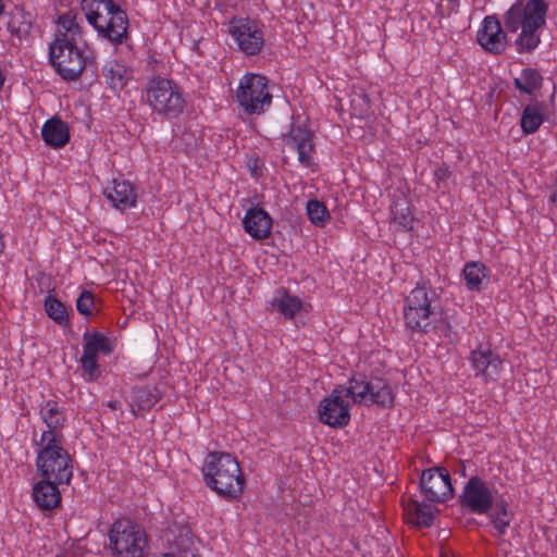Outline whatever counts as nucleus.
Segmentation results:
<instances>
[{"label": "nucleus", "mask_w": 557, "mask_h": 557, "mask_svg": "<svg viewBox=\"0 0 557 557\" xmlns=\"http://www.w3.org/2000/svg\"><path fill=\"white\" fill-rule=\"evenodd\" d=\"M420 492L431 503H445L454 496L449 471L445 467H433L422 471Z\"/></svg>", "instance_id": "obj_11"}, {"label": "nucleus", "mask_w": 557, "mask_h": 557, "mask_svg": "<svg viewBox=\"0 0 557 557\" xmlns=\"http://www.w3.org/2000/svg\"><path fill=\"white\" fill-rule=\"evenodd\" d=\"M350 104L356 114L364 116L370 112L371 103L363 89L355 90L350 97Z\"/></svg>", "instance_id": "obj_40"}, {"label": "nucleus", "mask_w": 557, "mask_h": 557, "mask_svg": "<svg viewBox=\"0 0 557 557\" xmlns=\"http://www.w3.org/2000/svg\"><path fill=\"white\" fill-rule=\"evenodd\" d=\"M112 550L117 557H143L147 539L129 520L116 521L109 532Z\"/></svg>", "instance_id": "obj_9"}, {"label": "nucleus", "mask_w": 557, "mask_h": 557, "mask_svg": "<svg viewBox=\"0 0 557 557\" xmlns=\"http://www.w3.org/2000/svg\"><path fill=\"white\" fill-rule=\"evenodd\" d=\"M33 27V17L30 13L25 12L23 9L15 7L10 13L8 22V29L12 35L17 36L20 39L29 35Z\"/></svg>", "instance_id": "obj_31"}, {"label": "nucleus", "mask_w": 557, "mask_h": 557, "mask_svg": "<svg viewBox=\"0 0 557 557\" xmlns=\"http://www.w3.org/2000/svg\"><path fill=\"white\" fill-rule=\"evenodd\" d=\"M95 307L96 298L94 293L91 290L84 289L76 299L77 311L85 317H90L92 314V308Z\"/></svg>", "instance_id": "obj_41"}, {"label": "nucleus", "mask_w": 557, "mask_h": 557, "mask_svg": "<svg viewBox=\"0 0 557 557\" xmlns=\"http://www.w3.org/2000/svg\"><path fill=\"white\" fill-rule=\"evenodd\" d=\"M307 215L314 226L322 227L330 218V212L323 202L311 199L307 202Z\"/></svg>", "instance_id": "obj_38"}, {"label": "nucleus", "mask_w": 557, "mask_h": 557, "mask_svg": "<svg viewBox=\"0 0 557 557\" xmlns=\"http://www.w3.org/2000/svg\"><path fill=\"white\" fill-rule=\"evenodd\" d=\"M524 23L541 28L546 23L548 5L544 0H528L523 5Z\"/></svg>", "instance_id": "obj_32"}, {"label": "nucleus", "mask_w": 557, "mask_h": 557, "mask_svg": "<svg viewBox=\"0 0 557 557\" xmlns=\"http://www.w3.org/2000/svg\"><path fill=\"white\" fill-rule=\"evenodd\" d=\"M79 41L54 39L49 46V61L64 81H76L95 58L85 55Z\"/></svg>", "instance_id": "obj_6"}, {"label": "nucleus", "mask_w": 557, "mask_h": 557, "mask_svg": "<svg viewBox=\"0 0 557 557\" xmlns=\"http://www.w3.org/2000/svg\"><path fill=\"white\" fill-rule=\"evenodd\" d=\"M495 496L493 490L479 475H472L459 496L461 508L470 513L485 515L493 509Z\"/></svg>", "instance_id": "obj_10"}, {"label": "nucleus", "mask_w": 557, "mask_h": 557, "mask_svg": "<svg viewBox=\"0 0 557 557\" xmlns=\"http://www.w3.org/2000/svg\"><path fill=\"white\" fill-rule=\"evenodd\" d=\"M441 313L438 295L425 283H418L405 298L404 322L411 332L428 334L435 330Z\"/></svg>", "instance_id": "obj_3"}, {"label": "nucleus", "mask_w": 557, "mask_h": 557, "mask_svg": "<svg viewBox=\"0 0 557 557\" xmlns=\"http://www.w3.org/2000/svg\"><path fill=\"white\" fill-rule=\"evenodd\" d=\"M391 213L393 221L403 230L411 231L413 228L414 219L411 213L410 202L405 194L398 193L393 195Z\"/></svg>", "instance_id": "obj_23"}, {"label": "nucleus", "mask_w": 557, "mask_h": 557, "mask_svg": "<svg viewBox=\"0 0 557 557\" xmlns=\"http://www.w3.org/2000/svg\"><path fill=\"white\" fill-rule=\"evenodd\" d=\"M537 27H533L529 24H523L520 35L516 40L517 50L520 53H527L534 50L541 42L540 36L537 35Z\"/></svg>", "instance_id": "obj_36"}, {"label": "nucleus", "mask_w": 557, "mask_h": 557, "mask_svg": "<svg viewBox=\"0 0 557 557\" xmlns=\"http://www.w3.org/2000/svg\"><path fill=\"white\" fill-rule=\"evenodd\" d=\"M450 171L448 170V166L442 165L434 170V178L437 184V188H442L441 184L445 183V181L449 177Z\"/></svg>", "instance_id": "obj_43"}, {"label": "nucleus", "mask_w": 557, "mask_h": 557, "mask_svg": "<svg viewBox=\"0 0 557 557\" xmlns=\"http://www.w3.org/2000/svg\"><path fill=\"white\" fill-rule=\"evenodd\" d=\"M3 248H4L3 236L0 233V253L2 252Z\"/></svg>", "instance_id": "obj_47"}, {"label": "nucleus", "mask_w": 557, "mask_h": 557, "mask_svg": "<svg viewBox=\"0 0 557 557\" xmlns=\"http://www.w3.org/2000/svg\"><path fill=\"white\" fill-rule=\"evenodd\" d=\"M313 133L301 126H292L288 135L285 136L286 145L298 152V161L305 165L312 164L311 151L314 148L312 141Z\"/></svg>", "instance_id": "obj_16"}, {"label": "nucleus", "mask_w": 557, "mask_h": 557, "mask_svg": "<svg viewBox=\"0 0 557 557\" xmlns=\"http://www.w3.org/2000/svg\"><path fill=\"white\" fill-rule=\"evenodd\" d=\"M3 9H4L3 2H2V0H0V14L2 13Z\"/></svg>", "instance_id": "obj_50"}, {"label": "nucleus", "mask_w": 557, "mask_h": 557, "mask_svg": "<svg viewBox=\"0 0 557 557\" xmlns=\"http://www.w3.org/2000/svg\"><path fill=\"white\" fill-rule=\"evenodd\" d=\"M3 83H4V77L2 75V72L0 71V89L2 88L3 86Z\"/></svg>", "instance_id": "obj_49"}, {"label": "nucleus", "mask_w": 557, "mask_h": 557, "mask_svg": "<svg viewBox=\"0 0 557 557\" xmlns=\"http://www.w3.org/2000/svg\"><path fill=\"white\" fill-rule=\"evenodd\" d=\"M409 521L418 528H430L434 522V509L431 505L410 499L404 505Z\"/></svg>", "instance_id": "obj_25"}, {"label": "nucleus", "mask_w": 557, "mask_h": 557, "mask_svg": "<svg viewBox=\"0 0 557 557\" xmlns=\"http://www.w3.org/2000/svg\"><path fill=\"white\" fill-rule=\"evenodd\" d=\"M471 363L478 374H483L487 379H493L498 374L502 367V359L488 347L479 346L471 352Z\"/></svg>", "instance_id": "obj_17"}, {"label": "nucleus", "mask_w": 557, "mask_h": 557, "mask_svg": "<svg viewBox=\"0 0 557 557\" xmlns=\"http://www.w3.org/2000/svg\"><path fill=\"white\" fill-rule=\"evenodd\" d=\"M41 136L48 146L64 147L70 141L69 125L59 117H52L44 124Z\"/></svg>", "instance_id": "obj_19"}, {"label": "nucleus", "mask_w": 557, "mask_h": 557, "mask_svg": "<svg viewBox=\"0 0 557 557\" xmlns=\"http://www.w3.org/2000/svg\"><path fill=\"white\" fill-rule=\"evenodd\" d=\"M549 200L554 206L557 207V177L555 178L554 191L552 193Z\"/></svg>", "instance_id": "obj_45"}, {"label": "nucleus", "mask_w": 557, "mask_h": 557, "mask_svg": "<svg viewBox=\"0 0 557 557\" xmlns=\"http://www.w3.org/2000/svg\"><path fill=\"white\" fill-rule=\"evenodd\" d=\"M79 361L83 371L89 376L90 381L97 380L100 376V369L96 356L83 352Z\"/></svg>", "instance_id": "obj_42"}, {"label": "nucleus", "mask_w": 557, "mask_h": 557, "mask_svg": "<svg viewBox=\"0 0 557 557\" xmlns=\"http://www.w3.org/2000/svg\"><path fill=\"white\" fill-rule=\"evenodd\" d=\"M543 84V76L536 69L527 67L521 71L519 77L513 79L515 87L527 95L539 90Z\"/></svg>", "instance_id": "obj_34"}, {"label": "nucleus", "mask_w": 557, "mask_h": 557, "mask_svg": "<svg viewBox=\"0 0 557 557\" xmlns=\"http://www.w3.org/2000/svg\"><path fill=\"white\" fill-rule=\"evenodd\" d=\"M193 545L190 537H178L171 545V552L160 554L157 557H200L194 552Z\"/></svg>", "instance_id": "obj_37"}, {"label": "nucleus", "mask_w": 557, "mask_h": 557, "mask_svg": "<svg viewBox=\"0 0 557 557\" xmlns=\"http://www.w3.org/2000/svg\"><path fill=\"white\" fill-rule=\"evenodd\" d=\"M83 352L98 357L99 352L109 355L113 351L114 345L112 341L104 334L95 331L94 333L85 332Z\"/></svg>", "instance_id": "obj_30"}, {"label": "nucleus", "mask_w": 557, "mask_h": 557, "mask_svg": "<svg viewBox=\"0 0 557 557\" xmlns=\"http://www.w3.org/2000/svg\"><path fill=\"white\" fill-rule=\"evenodd\" d=\"M230 33L239 49L248 55L257 54L263 46L262 32L248 21L239 20L236 23H232Z\"/></svg>", "instance_id": "obj_13"}, {"label": "nucleus", "mask_w": 557, "mask_h": 557, "mask_svg": "<svg viewBox=\"0 0 557 557\" xmlns=\"http://www.w3.org/2000/svg\"><path fill=\"white\" fill-rule=\"evenodd\" d=\"M160 399V394L156 387L143 386L134 387L132 391L131 409L135 417L140 416V411L150 410Z\"/></svg>", "instance_id": "obj_22"}, {"label": "nucleus", "mask_w": 557, "mask_h": 557, "mask_svg": "<svg viewBox=\"0 0 557 557\" xmlns=\"http://www.w3.org/2000/svg\"><path fill=\"white\" fill-rule=\"evenodd\" d=\"M543 109L544 106L539 101L524 107L520 120V125L524 134H533L540 128L545 119Z\"/></svg>", "instance_id": "obj_29"}, {"label": "nucleus", "mask_w": 557, "mask_h": 557, "mask_svg": "<svg viewBox=\"0 0 557 557\" xmlns=\"http://www.w3.org/2000/svg\"><path fill=\"white\" fill-rule=\"evenodd\" d=\"M243 225L245 232L253 239L262 240L271 234L272 218L263 208L252 207L246 211Z\"/></svg>", "instance_id": "obj_15"}, {"label": "nucleus", "mask_w": 557, "mask_h": 557, "mask_svg": "<svg viewBox=\"0 0 557 557\" xmlns=\"http://www.w3.org/2000/svg\"><path fill=\"white\" fill-rule=\"evenodd\" d=\"M487 515L498 534L504 535L512 519L507 502L502 497L495 498L493 509Z\"/></svg>", "instance_id": "obj_33"}, {"label": "nucleus", "mask_w": 557, "mask_h": 557, "mask_svg": "<svg viewBox=\"0 0 557 557\" xmlns=\"http://www.w3.org/2000/svg\"><path fill=\"white\" fill-rule=\"evenodd\" d=\"M205 484L226 500H236L245 487V475L237 459L224 451H210L202 466Z\"/></svg>", "instance_id": "obj_1"}, {"label": "nucleus", "mask_w": 557, "mask_h": 557, "mask_svg": "<svg viewBox=\"0 0 557 557\" xmlns=\"http://www.w3.org/2000/svg\"><path fill=\"white\" fill-rule=\"evenodd\" d=\"M460 473H461V475H466L465 468L462 470H460Z\"/></svg>", "instance_id": "obj_51"}, {"label": "nucleus", "mask_w": 557, "mask_h": 557, "mask_svg": "<svg viewBox=\"0 0 557 557\" xmlns=\"http://www.w3.org/2000/svg\"><path fill=\"white\" fill-rule=\"evenodd\" d=\"M107 406L112 409V410H116V409H121L122 408V404L117 400H110L107 403Z\"/></svg>", "instance_id": "obj_46"}, {"label": "nucleus", "mask_w": 557, "mask_h": 557, "mask_svg": "<svg viewBox=\"0 0 557 557\" xmlns=\"http://www.w3.org/2000/svg\"><path fill=\"white\" fill-rule=\"evenodd\" d=\"M463 277L468 289L479 292L484 281L488 283V270L480 261H470L465 264Z\"/></svg>", "instance_id": "obj_27"}, {"label": "nucleus", "mask_w": 557, "mask_h": 557, "mask_svg": "<svg viewBox=\"0 0 557 557\" xmlns=\"http://www.w3.org/2000/svg\"><path fill=\"white\" fill-rule=\"evenodd\" d=\"M250 169H251V171H252L253 173H256V171H257V169H258V160H255V162H253L252 166H250Z\"/></svg>", "instance_id": "obj_48"}, {"label": "nucleus", "mask_w": 557, "mask_h": 557, "mask_svg": "<svg viewBox=\"0 0 557 557\" xmlns=\"http://www.w3.org/2000/svg\"><path fill=\"white\" fill-rule=\"evenodd\" d=\"M523 4L513 3L505 14V26L510 33H516L520 27L523 28L524 23Z\"/></svg>", "instance_id": "obj_39"}, {"label": "nucleus", "mask_w": 557, "mask_h": 557, "mask_svg": "<svg viewBox=\"0 0 557 557\" xmlns=\"http://www.w3.org/2000/svg\"><path fill=\"white\" fill-rule=\"evenodd\" d=\"M45 310L47 315L61 326H66L70 322L66 307L61 300L52 295L45 299Z\"/></svg>", "instance_id": "obj_35"}, {"label": "nucleus", "mask_w": 557, "mask_h": 557, "mask_svg": "<svg viewBox=\"0 0 557 557\" xmlns=\"http://www.w3.org/2000/svg\"><path fill=\"white\" fill-rule=\"evenodd\" d=\"M239 106L248 114H261L272 102L268 90V79L259 74L247 73L240 81L236 91Z\"/></svg>", "instance_id": "obj_8"}, {"label": "nucleus", "mask_w": 557, "mask_h": 557, "mask_svg": "<svg viewBox=\"0 0 557 557\" xmlns=\"http://www.w3.org/2000/svg\"><path fill=\"white\" fill-rule=\"evenodd\" d=\"M346 397V386L339 385L332 391L319 405V419L322 423L341 429L348 425L350 421L349 403Z\"/></svg>", "instance_id": "obj_12"}, {"label": "nucleus", "mask_w": 557, "mask_h": 557, "mask_svg": "<svg viewBox=\"0 0 557 557\" xmlns=\"http://www.w3.org/2000/svg\"><path fill=\"white\" fill-rule=\"evenodd\" d=\"M36 467L38 473L57 483L70 484L73 476L72 458L62 446V435H52L45 443L40 441Z\"/></svg>", "instance_id": "obj_4"}, {"label": "nucleus", "mask_w": 557, "mask_h": 557, "mask_svg": "<svg viewBox=\"0 0 557 557\" xmlns=\"http://www.w3.org/2000/svg\"><path fill=\"white\" fill-rule=\"evenodd\" d=\"M505 39L506 34L497 17L486 16L476 33V40L481 47L491 53L498 54L505 49Z\"/></svg>", "instance_id": "obj_14"}, {"label": "nucleus", "mask_w": 557, "mask_h": 557, "mask_svg": "<svg viewBox=\"0 0 557 557\" xmlns=\"http://www.w3.org/2000/svg\"><path fill=\"white\" fill-rule=\"evenodd\" d=\"M40 414L47 424L48 431L41 434V442L45 443L52 435H60L59 430L63 426L65 418L59 410L58 404L53 400L47 401L40 409Z\"/></svg>", "instance_id": "obj_24"}, {"label": "nucleus", "mask_w": 557, "mask_h": 557, "mask_svg": "<svg viewBox=\"0 0 557 557\" xmlns=\"http://www.w3.org/2000/svg\"><path fill=\"white\" fill-rule=\"evenodd\" d=\"M59 33L54 39H69L70 41H79L83 39V28L76 22V15L66 12L58 17Z\"/></svg>", "instance_id": "obj_28"}, {"label": "nucleus", "mask_w": 557, "mask_h": 557, "mask_svg": "<svg viewBox=\"0 0 557 557\" xmlns=\"http://www.w3.org/2000/svg\"><path fill=\"white\" fill-rule=\"evenodd\" d=\"M438 319L442 321V325H443V333L446 337H450V333L453 332V327L450 325V323L448 321H446L442 314L438 315Z\"/></svg>", "instance_id": "obj_44"}, {"label": "nucleus", "mask_w": 557, "mask_h": 557, "mask_svg": "<svg viewBox=\"0 0 557 557\" xmlns=\"http://www.w3.org/2000/svg\"><path fill=\"white\" fill-rule=\"evenodd\" d=\"M102 74L107 85L113 90L123 89L132 78V70L116 60L107 62L103 65Z\"/></svg>", "instance_id": "obj_21"}, {"label": "nucleus", "mask_w": 557, "mask_h": 557, "mask_svg": "<svg viewBox=\"0 0 557 557\" xmlns=\"http://www.w3.org/2000/svg\"><path fill=\"white\" fill-rule=\"evenodd\" d=\"M271 305L286 319H293L302 309V301L299 297L292 295L285 288H280Z\"/></svg>", "instance_id": "obj_26"}, {"label": "nucleus", "mask_w": 557, "mask_h": 557, "mask_svg": "<svg viewBox=\"0 0 557 557\" xmlns=\"http://www.w3.org/2000/svg\"><path fill=\"white\" fill-rule=\"evenodd\" d=\"M146 95L152 110L168 119L177 117L185 108L181 88L172 79L152 78L147 84Z\"/></svg>", "instance_id": "obj_7"}, {"label": "nucleus", "mask_w": 557, "mask_h": 557, "mask_svg": "<svg viewBox=\"0 0 557 557\" xmlns=\"http://www.w3.org/2000/svg\"><path fill=\"white\" fill-rule=\"evenodd\" d=\"M82 11L98 35L117 46L128 39V17L113 0H82Z\"/></svg>", "instance_id": "obj_2"}, {"label": "nucleus", "mask_w": 557, "mask_h": 557, "mask_svg": "<svg viewBox=\"0 0 557 557\" xmlns=\"http://www.w3.org/2000/svg\"><path fill=\"white\" fill-rule=\"evenodd\" d=\"M54 480L42 478L33 487V498L42 510H51L61 504V494Z\"/></svg>", "instance_id": "obj_18"}, {"label": "nucleus", "mask_w": 557, "mask_h": 557, "mask_svg": "<svg viewBox=\"0 0 557 557\" xmlns=\"http://www.w3.org/2000/svg\"><path fill=\"white\" fill-rule=\"evenodd\" d=\"M346 397L354 404L391 408L394 405V393L387 381L379 376H367L358 373L352 375L346 386Z\"/></svg>", "instance_id": "obj_5"}, {"label": "nucleus", "mask_w": 557, "mask_h": 557, "mask_svg": "<svg viewBox=\"0 0 557 557\" xmlns=\"http://www.w3.org/2000/svg\"><path fill=\"white\" fill-rule=\"evenodd\" d=\"M113 183L112 189L107 188L104 190L106 197L112 202L113 207L121 211L135 207L136 195L132 184L126 181H114Z\"/></svg>", "instance_id": "obj_20"}]
</instances>
